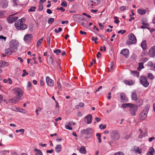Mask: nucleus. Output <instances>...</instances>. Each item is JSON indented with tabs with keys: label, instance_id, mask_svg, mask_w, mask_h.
Returning <instances> with one entry per match:
<instances>
[{
	"label": "nucleus",
	"instance_id": "39",
	"mask_svg": "<svg viewBox=\"0 0 155 155\" xmlns=\"http://www.w3.org/2000/svg\"><path fill=\"white\" fill-rule=\"evenodd\" d=\"M36 7L35 6L31 7V8L28 10L29 12H34L35 11V9L36 8Z\"/></svg>",
	"mask_w": 155,
	"mask_h": 155
},
{
	"label": "nucleus",
	"instance_id": "35",
	"mask_svg": "<svg viewBox=\"0 0 155 155\" xmlns=\"http://www.w3.org/2000/svg\"><path fill=\"white\" fill-rule=\"evenodd\" d=\"M134 150L135 152L139 154L142 151V150L141 149H139V147H137L136 149H134Z\"/></svg>",
	"mask_w": 155,
	"mask_h": 155
},
{
	"label": "nucleus",
	"instance_id": "27",
	"mask_svg": "<svg viewBox=\"0 0 155 155\" xmlns=\"http://www.w3.org/2000/svg\"><path fill=\"white\" fill-rule=\"evenodd\" d=\"M61 149L62 147L60 144L57 145L55 148V150L57 153L60 152L61 151Z\"/></svg>",
	"mask_w": 155,
	"mask_h": 155
},
{
	"label": "nucleus",
	"instance_id": "22",
	"mask_svg": "<svg viewBox=\"0 0 155 155\" xmlns=\"http://www.w3.org/2000/svg\"><path fill=\"white\" fill-rule=\"evenodd\" d=\"M124 83L126 84L129 85H132L134 84V82L131 80H126L124 81Z\"/></svg>",
	"mask_w": 155,
	"mask_h": 155
},
{
	"label": "nucleus",
	"instance_id": "17",
	"mask_svg": "<svg viewBox=\"0 0 155 155\" xmlns=\"http://www.w3.org/2000/svg\"><path fill=\"white\" fill-rule=\"evenodd\" d=\"M0 4L3 8H6L8 5V2L6 0H1L0 1Z\"/></svg>",
	"mask_w": 155,
	"mask_h": 155
},
{
	"label": "nucleus",
	"instance_id": "7",
	"mask_svg": "<svg viewBox=\"0 0 155 155\" xmlns=\"http://www.w3.org/2000/svg\"><path fill=\"white\" fill-rule=\"evenodd\" d=\"M140 83L144 87H147L149 85V83L147 82L146 78L143 76H141L140 78Z\"/></svg>",
	"mask_w": 155,
	"mask_h": 155
},
{
	"label": "nucleus",
	"instance_id": "2",
	"mask_svg": "<svg viewBox=\"0 0 155 155\" xmlns=\"http://www.w3.org/2000/svg\"><path fill=\"white\" fill-rule=\"evenodd\" d=\"M149 108V105H147L145 106L142 111L140 114L139 118L140 120H143L145 119L147 116Z\"/></svg>",
	"mask_w": 155,
	"mask_h": 155
},
{
	"label": "nucleus",
	"instance_id": "19",
	"mask_svg": "<svg viewBox=\"0 0 155 155\" xmlns=\"http://www.w3.org/2000/svg\"><path fill=\"white\" fill-rule=\"evenodd\" d=\"M131 98L133 100L137 101L138 98L135 91H133L131 93Z\"/></svg>",
	"mask_w": 155,
	"mask_h": 155
},
{
	"label": "nucleus",
	"instance_id": "38",
	"mask_svg": "<svg viewBox=\"0 0 155 155\" xmlns=\"http://www.w3.org/2000/svg\"><path fill=\"white\" fill-rule=\"evenodd\" d=\"M147 77L150 79H153L154 78L153 75L151 73H149L148 74Z\"/></svg>",
	"mask_w": 155,
	"mask_h": 155
},
{
	"label": "nucleus",
	"instance_id": "36",
	"mask_svg": "<svg viewBox=\"0 0 155 155\" xmlns=\"http://www.w3.org/2000/svg\"><path fill=\"white\" fill-rule=\"evenodd\" d=\"M143 100L141 99H140L138 100L137 102V103L139 106H140L142 105L143 104Z\"/></svg>",
	"mask_w": 155,
	"mask_h": 155
},
{
	"label": "nucleus",
	"instance_id": "63",
	"mask_svg": "<svg viewBox=\"0 0 155 155\" xmlns=\"http://www.w3.org/2000/svg\"><path fill=\"white\" fill-rule=\"evenodd\" d=\"M145 136L143 134H140L138 136V138L140 139L142 138L143 137Z\"/></svg>",
	"mask_w": 155,
	"mask_h": 155
},
{
	"label": "nucleus",
	"instance_id": "44",
	"mask_svg": "<svg viewBox=\"0 0 155 155\" xmlns=\"http://www.w3.org/2000/svg\"><path fill=\"white\" fill-rule=\"evenodd\" d=\"M99 128L101 129H104L106 127V125L105 124L102 125L100 124L99 125Z\"/></svg>",
	"mask_w": 155,
	"mask_h": 155
},
{
	"label": "nucleus",
	"instance_id": "6",
	"mask_svg": "<svg viewBox=\"0 0 155 155\" xmlns=\"http://www.w3.org/2000/svg\"><path fill=\"white\" fill-rule=\"evenodd\" d=\"M111 135V138L113 140H117L120 138V135L119 133L116 130L112 131Z\"/></svg>",
	"mask_w": 155,
	"mask_h": 155
},
{
	"label": "nucleus",
	"instance_id": "49",
	"mask_svg": "<svg viewBox=\"0 0 155 155\" xmlns=\"http://www.w3.org/2000/svg\"><path fill=\"white\" fill-rule=\"evenodd\" d=\"M43 9V5L42 4H39V8H38V11H41Z\"/></svg>",
	"mask_w": 155,
	"mask_h": 155
},
{
	"label": "nucleus",
	"instance_id": "31",
	"mask_svg": "<svg viewBox=\"0 0 155 155\" xmlns=\"http://www.w3.org/2000/svg\"><path fill=\"white\" fill-rule=\"evenodd\" d=\"M33 150L34 152H36L35 155H43L41 151L40 150L35 148Z\"/></svg>",
	"mask_w": 155,
	"mask_h": 155
},
{
	"label": "nucleus",
	"instance_id": "23",
	"mask_svg": "<svg viewBox=\"0 0 155 155\" xmlns=\"http://www.w3.org/2000/svg\"><path fill=\"white\" fill-rule=\"evenodd\" d=\"M129 50L127 49H123L120 52V53L124 55L127 57V56L129 53Z\"/></svg>",
	"mask_w": 155,
	"mask_h": 155
},
{
	"label": "nucleus",
	"instance_id": "51",
	"mask_svg": "<svg viewBox=\"0 0 155 155\" xmlns=\"http://www.w3.org/2000/svg\"><path fill=\"white\" fill-rule=\"evenodd\" d=\"M126 30H120L118 31L117 32L118 34H121L122 35H123L124 33H125L126 32Z\"/></svg>",
	"mask_w": 155,
	"mask_h": 155
},
{
	"label": "nucleus",
	"instance_id": "64",
	"mask_svg": "<svg viewBox=\"0 0 155 155\" xmlns=\"http://www.w3.org/2000/svg\"><path fill=\"white\" fill-rule=\"evenodd\" d=\"M20 112L25 114L26 113V111L24 109L21 108L20 110L19 111Z\"/></svg>",
	"mask_w": 155,
	"mask_h": 155
},
{
	"label": "nucleus",
	"instance_id": "40",
	"mask_svg": "<svg viewBox=\"0 0 155 155\" xmlns=\"http://www.w3.org/2000/svg\"><path fill=\"white\" fill-rule=\"evenodd\" d=\"M54 18H50L49 19L48 21V23L49 24H51L54 21Z\"/></svg>",
	"mask_w": 155,
	"mask_h": 155
},
{
	"label": "nucleus",
	"instance_id": "33",
	"mask_svg": "<svg viewBox=\"0 0 155 155\" xmlns=\"http://www.w3.org/2000/svg\"><path fill=\"white\" fill-rule=\"evenodd\" d=\"M139 66L137 68V70L139 71H140L141 69L144 68V66L143 63L141 62L139 63Z\"/></svg>",
	"mask_w": 155,
	"mask_h": 155
},
{
	"label": "nucleus",
	"instance_id": "14",
	"mask_svg": "<svg viewBox=\"0 0 155 155\" xmlns=\"http://www.w3.org/2000/svg\"><path fill=\"white\" fill-rule=\"evenodd\" d=\"M120 97L121 100L122 102H127L128 99L126 96L125 94L124 93H122L120 94Z\"/></svg>",
	"mask_w": 155,
	"mask_h": 155
},
{
	"label": "nucleus",
	"instance_id": "50",
	"mask_svg": "<svg viewBox=\"0 0 155 155\" xmlns=\"http://www.w3.org/2000/svg\"><path fill=\"white\" fill-rule=\"evenodd\" d=\"M6 63L5 62L3 61H0V67H4L5 66Z\"/></svg>",
	"mask_w": 155,
	"mask_h": 155
},
{
	"label": "nucleus",
	"instance_id": "46",
	"mask_svg": "<svg viewBox=\"0 0 155 155\" xmlns=\"http://www.w3.org/2000/svg\"><path fill=\"white\" fill-rule=\"evenodd\" d=\"M98 39L97 37H94V36H93L91 38V40L92 41H94V43L96 44L97 43V40Z\"/></svg>",
	"mask_w": 155,
	"mask_h": 155
},
{
	"label": "nucleus",
	"instance_id": "5",
	"mask_svg": "<svg viewBox=\"0 0 155 155\" xmlns=\"http://www.w3.org/2000/svg\"><path fill=\"white\" fill-rule=\"evenodd\" d=\"M137 39L135 35L133 34H130L128 35V39L127 41L128 45H130L136 43Z\"/></svg>",
	"mask_w": 155,
	"mask_h": 155
},
{
	"label": "nucleus",
	"instance_id": "13",
	"mask_svg": "<svg viewBox=\"0 0 155 155\" xmlns=\"http://www.w3.org/2000/svg\"><path fill=\"white\" fill-rule=\"evenodd\" d=\"M18 17L14 15L10 16L7 18V20L9 23H12L18 19Z\"/></svg>",
	"mask_w": 155,
	"mask_h": 155
},
{
	"label": "nucleus",
	"instance_id": "11",
	"mask_svg": "<svg viewBox=\"0 0 155 155\" xmlns=\"http://www.w3.org/2000/svg\"><path fill=\"white\" fill-rule=\"evenodd\" d=\"M73 18L75 20H79L81 21H85L86 20L84 19V17L80 15H74L73 16Z\"/></svg>",
	"mask_w": 155,
	"mask_h": 155
},
{
	"label": "nucleus",
	"instance_id": "4",
	"mask_svg": "<svg viewBox=\"0 0 155 155\" xmlns=\"http://www.w3.org/2000/svg\"><path fill=\"white\" fill-rule=\"evenodd\" d=\"M13 90L16 95V98L21 99L23 94V91L20 88L15 87L13 89Z\"/></svg>",
	"mask_w": 155,
	"mask_h": 155
},
{
	"label": "nucleus",
	"instance_id": "59",
	"mask_svg": "<svg viewBox=\"0 0 155 155\" xmlns=\"http://www.w3.org/2000/svg\"><path fill=\"white\" fill-rule=\"evenodd\" d=\"M0 39L1 40H3L4 41H5L6 39V37H4L2 35H1L0 36Z\"/></svg>",
	"mask_w": 155,
	"mask_h": 155
},
{
	"label": "nucleus",
	"instance_id": "32",
	"mask_svg": "<svg viewBox=\"0 0 155 155\" xmlns=\"http://www.w3.org/2000/svg\"><path fill=\"white\" fill-rule=\"evenodd\" d=\"M131 74L134 76L138 77L139 76V73L137 71H131Z\"/></svg>",
	"mask_w": 155,
	"mask_h": 155
},
{
	"label": "nucleus",
	"instance_id": "20",
	"mask_svg": "<svg viewBox=\"0 0 155 155\" xmlns=\"http://www.w3.org/2000/svg\"><path fill=\"white\" fill-rule=\"evenodd\" d=\"M47 61L49 65L52 64L54 61L51 55L48 56Z\"/></svg>",
	"mask_w": 155,
	"mask_h": 155
},
{
	"label": "nucleus",
	"instance_id": "57",
	"mask_svg": "<svg viewBox=\"0 0 155 155\" xmlns=\"http://www.w3.org/2000/svg\"><path fill=\"white\" fill-rule=\"evenodd\" d=\"M65 128L66 129H68L70 130H72V128L71 127L68 125H65Z\"/></svg>",
	"mask_w": 155,
	"mask_h": 155
},
{
	"label": "nucleus",
	"instance_id": "45",
	"mask_svg": "<svg viewBox=\"0 0 155 155\" xmlns=\"http://www.w3.org/2000/svg\"><path fill=\"white\" fill-rule=\"evenodd\" d=\"M7 152V151L3 150H1L0 151V153L2 155H5Z\"/></svg>",
	"mask_w": 155,
	"mask_h": 155
},
{
	"label": "nucleus",
	"instance_id": "24",
	"mask_svg": "<svg viewBox=\"0 0 155 155\" xmlns=\"http://www.w3.org/2000/svg\"><path fill=\"white\" fill-rule=\"evenodd\" d=\"M85 118L87 119V124H91L92 122V117L91 114H89L87 116L85 117Z\"/></svg>",
	"mask_w": 155,
	"mask_h": 155
},
{
	"label": "nucleus",
	"instance_id": "53",
	"mask_svg": "<svg viewBox=\"0 0 155 155\" xmlns=\"http://www.w3.org/2000/svg\"><path fill=\"white\" fill-rule=\"evenodd\" d=\"M61 5L65 7H66L67 6V3L65 1H64L62 2Z\"/></svg>",
	"mask_w": 155,
	"mask_h": 155
},
{
	"label": "nucleus",
	"instance_id": "48",
	"mask_svg": "<svg viewBox=\"0 0 155 155\" xmlns=\"http://www.w3.org/2000/svg\"><path fill=\"white\" fill-rule=\"evenodd\" d=\"M54 52L57 55H58L59 53L61 52V50L60 49H56L54 50Z\"/></svg>",
	"mask_w": 155,
	"mask_h": 155
},
{
	"label": "nucleus",
	"instance_id": "10",
	"mask_svg": "<svg viewBox=\"0 0 155 155\" xmlns=\"http://www.w3.org/2000/svg\"><path fill=\"white\" fill-rule=\"evenodd\" d=\"M149 55L152 58L155 56V46H152L150 48L149 50Z\"/></svg>",
	"mask_w": 155,
	"mask_h": 155
},
{
	"label": "nucleus",
	"instance_id": "60",
	"mask_svg": "<svg viewBox=\"0 0 155 155\" xmlns=\"http://www.w3.org/2000/svg\"><path fill=\"white\" fill-rule=\"evenodd\" d=\"M126 7L125 6H122L120 7V10L121 11H123L126 9Z\"/></svg>",
	"mask_w": 155,
	"mask_h": 155
},
{
	"label": "nucleus",
	"instance_id": "26",
	"mask_svg": "<svg viewBox=\"0 0 155 155\" xmlns=\"http://www.w3.org/2000/svg\"><path fill=\"white\" fill-rule=\"evenodd\" d=\"M14 52L12 51V49L10 48H9L6 49L5 51V53L8 55H11L12 54V53Z\"/></svg>",
	"mask_w": 155,
	"mask_h": 155
},
{
	"label": "nucleus",
	"instance_id": "16",
	"mask_svg": "<svg viewBox=\"0 0 155 155\" xmlns=\"http://www.w3.org/2000/svg\"><path fill=\"white\" fill-rule=\"evenodd\" d=\"M32 38V36L31 34H27L25 35L24 38V40L25 41H30Z\"/></svg>",
	"mask_w": 155,
	"mask_h": 155
},
{
	"label": "nucleus",
	"instance_id": "61",
	"mask_svg": "<svg viewBox=\"0 0 155 155\" xmlns=\"http://www.w3.org/2000/svg\"><path fill=\"white\" fill-rule=\"evenodd\" d=\"M20 109L21 108L15 107H14V110L15 111L19 112L20 110Z\"/></svg>",
	"mask_w": 155,
	"mask_h": 155
},
{
	"label": "nucleus",
	"instance_id": "8",
	"mask_svg": "<svg viewBox=\"0 0 155 155\" xmlns=\"http://www.w3.org/2000/svg\"><path fill=\"white\" fill-rule=\"evenodd\" d=\"M81 132L82 134H85L86 135L91 137V134L93 133V130L91 128L88 127L86 129H82Z\"/></svg>",
	"mask_w": 155,
	"mask_h": 155
},
{
	"label": "nucleus",
	"instance_id": "28",
	"mask_svg": "<svg viewBox=\"0 0 155 155\" xmlns=\"http://www.w3.org/2000/svg\"><path fill=\"white\" fill-rule=\"evenodd\" d=\"M133 106V104L131 103L123 104L122 105V107L124 108L131 107Z\"/></svg>",
	"mask_w": 155,
	"mask_h": 155
},
{
	"label": "nucleus",
	"instance_id": "56",
	"mask_svg": "<svg viewBox=\"0 0 155 155\" xmlns=\"http://www.w3.org/2000/svg\"><path fill=\"white\" fill-rule=\"evenodd\" d=\"M81 25L83 27H86L87 28L88 26V25L86 23L84 22H81Z\"/></svg>",
	"mask_w": 155,
	"mask_h": 155
},
{
	"label": "nucleus",
	"instance_id": "41",
	"mask_svg": "<svg viewBox=\"0 0 155 155\" xmlns=\"http://www.w3.org/2000/svg\"><path fill=\"white\" fill-rule=\"evenodd\" d=\"M114 155H125V154L122 152L118 151L115 153Z\"/></svg>",
	"mask_w": 155,
	"mask_h": 155
},
{
	"label": "nucleus",
	"instance_id": "3",
	"mask_svg": "<svg viewBox=\"0 0 155 155\" xmlns=\"http://www.w3.org/2000/svg\"><path fill=\"white\" fill-rule=\"evenodd\" d=\"M15 25L18 30H24L28 27L27 25L23 24L21 20H19L15 21Z\"/></svg>",
	"mask_w": 155,
	"mask_h": 155
},
{
	"label": "nucleus",
	"instance_id": "34",
	"mask_svg": "<svg viewBox=\"0 0 155 155\" xmlns=\"http://www.w3.org/2000/svg\"><path fill=\"white\" fill-rule=\"evenodd\" d=\"M141 46L143 49L144 50L146 49V41H144L141 43Z\"/></svg>",
	"mask_w": 155,
	"mask_h": 155
},
{
	"label": "nucleus",
	"instance_id": "30",
	"mask_svg": "<svg viewBox=\"0 0 155 155\" xmlns=\"http://www.w3.org/2000/svg\"><path fill=\"white\" fill-rule=\"evenodd\" d=\"M79 152L81 153L85 154L87 153V151L85 147L84 146H82L79 149Z\"/></svg>",
	"mask_w": 155,
	"mask_h": 155
},
{
	"label": "nucleus",
	"instance_id": "25",
	"mask_svg": "<svg viewBox=\"0 0 155 155\" xmlns=\"http://www.w3.org/2000/svg\"><path fill=\"white\" fill-rule=\"evenodd\" d=\"M137 12L140 15H144L147 13L146 10L143 9H140L138 10Z\"/></svg>",
	"mask_w": 155,
	"mask_h": 155
},
{
	"label": "nucleus",
	"instance_id": "37",
	"mask_svg": "<svg viewBox=\"0 0 155 155\" xmlns=\"http://www.w3.org/2000/svg\"><path fill=\"white\" fill-rule=\"evenodd\" d=\"M43 37L41 39H39L37 43V45L38 46H40L41 44L42 43V41L43 40Z\"/></svg>",
	"mask_w": 155,
	"mask_h": 155
},
{
	"label": "nucleus",
	"instance_id": "54",
	"mask_svg": "<svg viewBox=\"0 0 155 155\" xmlns=\"http://www.w3.org/2000/svg\"><path fill=\"white\" fill-rule=\"evenodd\" d=\"M62 30V29L61 28H59L57 30V29H55L54 30V31L56 33H58L61 31Z\"/></svg>",
	"mask_w": 155,
	"mask_h": 155
},
{
	"label": "nucleus",
	"instance_id": "52",
	"mask_svg": "<svg viewBox=\"0 0 155 155\" xmlns=\"http://www.w3.org/2000/svg\"><path fill=\"white\" fill-rule=\"evenodd\" d=\"M24 130L23 129H21L19 130H16V132L17 133L19 132H21V134H23L24 132Z\"/></svg>",
	"mask_w": 155,
	"mask_h": 155
},
{
	"label": "nucleus",
	"instance_id": "21",
	"mask_svg": "<svg viewBox=\"0 0 155 155\" xmlns=\"http://www.w3.org/2000/svg\"><path fill=\"white\" fill-rule=\"evenodd\" d=\"M20 99H19L16 98V97L15 96V98H13L11 99H9V102L10 103H12L14 104H15L16 103L18 102Z\"/></svg>",
	"mask_w": 155,
	"mask_h": 155
},
{
	"label": "nucleus",
	"instance_id": "55",
	"mask_svg": "<svg viewBox=\"0 0 155 155\" xmlns=\"http://www.w3.org/2000/svg\"><path fill=\"white\" fill-rule=\"evenodd\" d=\"M114 18L115 19V20L114 21V22L116 24H118L119 22V21L118 20L117 18L115 16L114 17Z\"/></svg>",
	"mask_w": 155,
	"mask_h": 155
},
{
	"label": "nucleus",
	"instance_id": "62",
	"mask_svg": "<svg viewBox=\"0 0 155 155\" xmlns=\"http://www.w3.org/2000/svg\"><path fill=\"white\" fill-rule=\"evenodd\" d=\"M147 65L150 67H152L153 66V64L152 62L149 61L147 63Z\"/></svg>",
	"mask_w": 155,
	"mask_h": 155
},
{
	"label": "nucleus",
	"instance_id": "15",
	"mask_svg": "<svg viewBox=\"0 0 155 155\" xmlns=\"http://www.w3.org/2000/svg\"><path fill=\"white\" fill-rule=\"evenodd\" d=\"M46 82L48 85L50 86H53L54 85V81L50 79L48 76L46 77Z\"/></svg>",
	"mask_w": 155,
	"mask_h": 155
},
{
	"label": "nucleus",
	"instance_id": "18",
	"mask_svg": "<svg viewBox=\"0 0 155 155\" xmlns=\"http://www.w3.org/2000/svg\"><path fill=\"white\" fill-rule=\"evenodd\" d=\"M142 24L143 25L141 26L140 28L142 29L148 28L149 27V25L143 19L142 20Z\"/></svg>",
	"mask_w": 155,
	"mask_h": 155
},
{
	"label": "nucleus",
	"instance_id": "12",
	"mask_svg": "<svg viewBox=\"0 0 155 155\" xmlns=\"http://www.w3.org/2000/svg\"><path fill=\"white\" fill-rule=\"evenodd\" d=\"M100 2V0H90L89 4L91 6L98 5Z\"/></svg>",
	"mask_w": 155,
	"mask_h": 155
},
{
	"label": "nucleus",
	"instance_id": "43",
	"mask_svg": "<svg viewBox=\"0 0 155 155\" xmlns=\"http://www.w3.org/2000/svg\"><path fill=\"white\" fill-rule=\"evenodd\" d=\"M148 59L147 58H143L140 60V61L145 63L148 60Z\"/></svg>",
	"mask_w": 155,
	"mask_h": 155
},
{
	"label": "nucleus",
	"instance_id": "29",
	"mask_svg": "<svg viewBox=\"0 0 155 155\" xmlns=\"http://www.w3.org/2000/svg\"><path fill=\"white\" fill-rule=\"evenodd\" d=\"M154 152V148L152 147H151L148 150V152L147 153L146 155H153Z\"/></svg>",
	"mask_w": 155,
	"mask_h": 155
},
{
	"label": "nucleus",
	"instance_id": "47",
	"mask_svg": "<svg viewBox=\"0 0 155 155\" xmlns=\"http://www.w3.org/2000/svg\"><path fill=\"white\" fill-rule=\"evenodd\" d=\"M47 42L48 45L49 46H50V40H51V38L50 36H48L47 39Z\"/></svg>",
	"mask_w": 155,
	"mask_h": 155
},
{
	"label": "nucleus",
	"instance_id": "58",
	"mask_svg": "<svg viewBox=\"0 0 155 155\" xmlns=\"http://www.w3.org/2000/svg\"><path fill=\"white\" fill-rule=\"evenodd\" d=\"M42 109V108L41 107H39L38 108V109H36L35 112L36 113V114L37 115H38L39 113H38V111H39L41 110Z\"/></svg>",
	"mask_w": 155,
	"mask_h": 155
},
{
	"label": "nucleus",
	"instance_id": "42",
	"mask_svg": "<svg viewBox=\"0 0 155 155\" xmlns=\"http://www.w3.org/2000/svg\"><path fill=\"white\" fill-rule=\"evenodd\" d=\"M23 73L22 74L21 76L23 77H24L26 75L28 74V73L27 71H26L25 70H23Z\"/></svg>",
	"mask_w": 155,
	"mask_h": 155
},
{
	"label": "nucleus",
	"instance_id": "9",
	"mask_svg": "<svg viewBox=\"0 0 155 155\" xmlns=\"http://www.w3.org/2000/svg\"><path fill=\"white\" fill-rule=\"evenodd\" d=\"M137 106L133 104V106L131 107H130L129 111L131 115L134 116L136 115V112L137 111Z\"/></svg>",
	"mask_w": 155,
	"mask_h": 155
},
{
	"label": "nucleus",
	"instance_id": "1",
	"mask_svg": "<svg viewBox=\"0 0 155 155\" xmlns=\"http://www.w3.org/2000/svg\"><path fill=\"white\" fill-rule=\"evenodd\" d=\"M19 45L18 42L15 40H12L9 43V47L12 49L13 51L16 52L18 50Z\"/></svg>",
	"mask_w": 155,
	"mask_h": 155
}]
</instances>
